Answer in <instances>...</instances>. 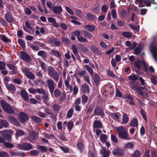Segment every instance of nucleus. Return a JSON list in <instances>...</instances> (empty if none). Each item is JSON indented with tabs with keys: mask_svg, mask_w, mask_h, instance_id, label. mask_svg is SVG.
Segmentation results:
<instances>
[{
	"mask_svg": "<svg viewBox=\"0 0 157 157\" xmlns=\"http://www.w3.org/2000/svg\"><path fill=\"white\" fill-rule=\"evenodd\" d=\"M125 98L127 103L132 105H134L135 102L134 99L132 97L131 95L129 94L125 95Z\"/></svg>",
	"mask_w": 157,
	"mask_h": 157,
	"instance_id": "8",
	"label": "nucleus"
},
{
	"mask_svg": "<svg viewBox=\"0 0 157 157\" xmlns=\"http://www.w3.org/2000/svg\"><path fill=\"white\" fill-rule=\"evenodd\" d=\"M30 154L32 156H37L39 154V151L36 150H33L30 152Z\"/></svg>",
	"mask_w": 157,
	"mask_h": 157,
	"instance_id": "39",
	"label": "nucleus"
},
{
	"mask_svg": "<svg viewBox=\"0 0 157 157\" xmlns=\"http://www.w3.org/2000/svg\"><path fill=\"white\" fill-rule=\"evenodd\" d=\"M10 153L12 156H20L23 157H25V156L24 153L22 152L11 151Z\"/></svg>",
	"mask_w": 157,
	"mask_h": 157,
	"instance_id": "20",
	"label": "nucleus"
},
{
	"mask_svg": "<svg viewBox=\"0 0 157 157\" xmlns=\"http://www.w3.org/2000/svg\"><path fill=\"white\" fill-rule=\"evenodd\" d=\"M1 103L2 109L5 112L10 114L14 113L13 108L6 101L3 100H2L1 101Z\"/></svg>",
	"mask_w": 157,
	"mask_h": 157,
	"instance_id": "2",
	"label": "nucleus"
},
{
	"mask_svg": "<svg viewBox=\"0 0 157 157\" xmlns=\"http://www.w3.org/2000/svg\"><path fill=\"white\" fill-rule=\"evenodd\" d=\"M17 146L19 149L23 150L29 151L32 149V145L28 143L18 144Z\"/></svg>",
	"mask_w": 157,
	"mask_h": 157,
	"instance_id": "4",
	"label": "nucleus"
},
{
	"mask_svg": "<svg viewBox=\"0 0 157 157\" xmlns=\"http://www.w3.org/2000/svg\"><path fill=\"white\" fill-rule=\"evenodd\" d=\"M75 14L78 16L82 17L83 16L82 13V11L78 9H76L75 11Z\"/></svg>",
	"mask_w": 157,
	"mask_h": 157,
	"instance_id": "54",
	"label": "nucleus"
},
{
	"mask_svg": "<svg viewBox=\"0 0 157 157\" xmlns=\"http://www.w3.org/2000/svg\"><path fill=\"white\" fill-rule=\"evenodd\" d=\"M21 95L23 99L25 101L29 100V98L28 93L25 90H22L21 91Z\"/></svg>",
	"mask_w": 157,
	"mask_h": 157,
	"instance_id": "10",
	"label": "nucleus"
},
{
	"mask_svg": "<svg viewBox=\"0 0 157 157\" xmlns=\"http://www.w3.org/2000/svg\"><path fill=\"white\" fill-rule=\"evenodd\" d=\"M0 157H9V155L6 152H0Z\"/></svg>",
	"mask_w": 157,
	"mask_h": 157,
	"instance_id": "59",
	"label": "nucleus"
},
{
	"mask_svg": "<svg viewBox=\"0 0 157 157\" xmlns=\"http://www.w3.org/2000/svg\"><path fill=\"white\" fill-rule=\"evenodd\" d=\"M36 135V133L35 132L32 131L30 132L29 138L31 142L34 141L35 140Z\"/></svg>",
	"mask_w": 157,
	"mask_h": 157,
	"instance_id": "14",
	"label": "nucleus"
},
{
	"mask_svg": "<svg viewBox=\"0 0 157 157\" xmlns=\"http://www.w3.org/2000/svg\"><path fill=\"white\" fill-rule=\"evenodd\" d=\"M5 84L7 88L9 90L14 91L16 90V88L13 84H8L7 82H5Z\"/></svg>",
	"mask_w": 157,
	"mask_h": 157,
	"instance_id": "13",
	"label": "nucleus"
},
{
	"mask_svg": "<svg viewBox=\"0 0 157 157\" xmlns=\"http://www.w3.org/2000/svg\"><path fill=\"white\" fill-rule=\"evenodd\" d=\"M54 69L52 67H50L48 69V75L51 77L53 75V74L55 73L54 72Z\"/></svg>",
	"mask_w": 157,
	"mask_h": 157,
	"instance_id": "28",
	"label": "nucleus"
},
{
	"mask_svg": "<svg viewBox=\"0 0 157 157\" xmlns=\"http://www.w3.org/2000/svg\"><path fill=\"white\" fill-rule=\"evenodd\" d=\"M122 35L127 38H130L132 36V35L130 33L128 32H124L122 33Z\"/></svg>",
	"mask_w": 157,
	"mask_h": 157,
	"instance_id": "48",
	"label": "nucleus"
},
{
	"mask_svg": "<svg viewBox=\"0 0 157 157\" xmlns=\"http://www.w3.org/2000/svg\"><path fill=\"white\" fill-rule=\"evenodd\" d=\"M83 35L85 37L88 38L90 39L92 37V34L86 31L83 30L82 31Z\"/></svg>",
	"mask_w": 157,
	"mask_h": 157,
	"instance_id": "30",
	"label": "nucleus"
},
{
	"mask_svg": "<svg viewBox=\"0 0 157 157\" xmlns=\"http://www.w3.org/2000/svg\"><path fill=\"white\" fill-rule=\"evenodd\" d=\"M83 80L86 81L89 84L91 85V83L90 80V76L88 75H85L83 77Z\"/></svg>",
	"mask_w": 157,
	"mask_h": 157,
	"instance_id": "43",
	"label": "nucleus"
},
{
	"mask_svg": "<svg viewBox=\"0 0 157 157\" xmlns=\"http://www.w3.org/2000/svg\"><path fill=\"white\" fill-rule=\"evenodd\" d=\"M47 83L51 93L53 94L55 88L54 86L55 83L54 81L52 79H49L47 81Z\"/></svg>",
	"mask_w": 157,
	"mask_h": 157,
	"instance_id": "5",
	"label": "nucleus"
},
{
	"mask_svg": "<svg viewBox=\"0 0 157 157\" xmlns=\"http://www.w3.org/2000/svg\"><path fill=\"white\" fill-rule=\"evenodd\" d=\"M20 57L22 59L26 61H29L30 59V56L24 52L20 53Z\"/></svg>",
	"mask_w": 157,
	"mask_h": 157,
	"instance_id": "11",
	"label": "nucleus"
},
{
	"mask_svg": "<svg viewBox=\"0 0 157 157\" xmlns=\"http://www.w3.org/2000/svg\"><path fill=\"white\" fill-rule=\"evenodd\" d=\"M132 89L136 90L139 88V84L136 82H130Z\"/></svg>",
	"mask_w": 157,
	"mask_h": 157,
	"instance_id": "21",
	"label": "nucleus"
},
{
	"mask_svg": "<svg viewBox=\"0 0 157 157\" xmlns=\"http://www.w3.org/2000/svg\"><path fill=\"white\" fill-rule=\"evenodd\" d=\"M84 29L88 31L92 32L94 30L95 28L92 25H88L84 27Z\"/></svg>",
	"mask_w": 157,
	"mask_h": 157,
	"instance_id": "22",
	"label": "nucleus"
},
{
	"mask_svg": "<svg viewBox=\"0 0 157 157\" xmlns=\"http://www.w3.org/2000/svg\"><path fill=\"white\" fill-rule=\"evenodd\" d=\"M0 133H3L2 134L5 140L10 142L12 140L11 135L13 133V132L9 130H6L1 132Z\"/></svg>",
	"mask_w": 157,
	"mask_h": 157,
	"instance_id": "3",
	"label": "nucleus"
},
{
	"mask_svg": "<svg viewBox=\"0 0 157 157\" xmlns=\"http://www.w3.org/2000/svg\"><path fill=\"white\" fill-rule=\"evenodd\" d=\"M29 116L23 112H21L19 114V120L21 122H24L29 119Z\"/></svg>",
	"mask_w": 157,
	"mask_h": 157,
	"instance_id": "6",
	"label": "nucleus"
},
{
	"mask_svg": "<svg viewBox=\"0 0 157 157\" xmlns=\"http://www.w3.org/2000/svg\"><path fill=\"white\" fill-rule=\"evenodd\" d=\"M79 49L81 52H86L87 51V48L82 44L79 46Z\"/></svg>",
	"mask_w": 157,
	"mask_h": 157,
	"instance_id": "40",
	"label": "nucleus"
},
{
	"mask_svg": "<svg viewBox=\"0 0 157 157\" xmlns=\"http://www.w3.org/2000/svg\"><path fill=\"white\" fill-rule=\"evenodd\" d=\"M140 152L139 150H136L132 155V157H139L140 156Z\"/></svg>",
	"mask_w": 157,
	"mask_h": 157,
	"instance_id": "60",
	"label": "nucleus"
},
{
	"mask_svg": "<svg viewBox=\"0 0 157 157\" xmlns=\"http://www.w3.org/2000/svg\"><path fill=\"white\" fill-rule=\"evenodd\" d=\"M111 117L115 120H118L121 116V114L119 113H112Z\"/></svg>",
	"mask_w": 157,
	"mask_h": 157,
	"instance_id": "23",
	"label": "nucleus"
},
{
	"mask_svg": "<svg viewBox=\"0 0 157 157\" xmlns=\"http://www.w3.org/2000/svg\"><path fill=\"white\" fill-rule=\"evenodd\" d=\"M86 71L85 70L78 71L77 72V75L80 77L85 76L86 74Z\"/></svg>",
	"mask_w": 157,
	"mask_h": 157,
	"instance_id": "33",
	"label": "nucleus"
},
{
	"mask_svg": "<svg viewBox=\"0 0 157 157\" xmlns=\"http://www.w3.org/2000/svg\"><path fill=\"white\" fill-rule=\"evenodd\" d=\"M31 118L33 121L36 122H40L41 121V119L36 116H33L31 117Z\"/></svg>",
	"mask_w": 157,
	"mask_h": 157,
	"instance_id": "37",
	"label": "nucleus"
},
{
	"mask_svg": "<svg viewBox=\"0 0 157 157\" xmlns=\"http://www.w3.org/2000/svg\"><path fill=\"white\" fill-rule=\"evenodd\" d=\"M90 50L93 52L96 53L99 55H101L102 53L98 48L94 46H92L90 47Z\"/></svg>",
	"mask_w": 157,
	"mask_h": 157,
	"instance_id": "15",
	"label": "nucleus"
},
{
	"mask_svg": "<svg viewBox=\"0 0 157 157\" xmlns=\"http://www.w3.org/2000/svg\"><path fill=\"white\" fill-rule=\"evenodd\" d=\"M101 124L99 121H95L94 123V126L95 128H100L101 127Z\"/></svg>",
	"mask_w": 157,
	"mask_h": 157,
	"instance_id": "29",
	"label": "nucleus"
},
{
	"mask_svg": "<svg viewBox=\"0 0 157 157\" xmlns=\"http://www.w3.org/2000/svg\"><path fill=\"white\" fill-rule=\"evenodd\" d=\"M133 146V144L132 143H128L125 144L124 146V147L126 149H130L132 148Z\"/></svg>",
	"mask_w": 157,
	"mask_h": 157,
	"instance_id": "44",
	"label": "nucleus"
},
{
	"mask_svg": "<svg viewBox=\"0 0 157 157\" xmlns=\"http://www.w3.org/2000/svg\"><path fill=\"white\" fill-rule=\"evenodd\" d=\"M24 134V132L22 130H17L15 134V136L16 137L20 136L23 135Z\"/></svg>",
	"mask_w": 157,
	"mask_h": 157,
	"instance_id": "42",
	"label": "nucleus"
},
{
	"mask_svg": "<svg viewBox=\"0 0 157 157\" xmlns=\"http://www.w3.org/2000/svg\"><path fill=\"white\" fill-rule=\"evenodd\" d=\"M128 79L130 80L135 81L138 79V77L134 75H132L128 76Z\"/></svg>",
	"mask_w": 157,
	"mask_h": 157,
	"instance_id": "47",
	"label": "nucleus"
},
{
	"mask_svg": "<svg viewBox=\"0 0 157 157\" xmlns=\"http://www.w3.org/2000/svg\"><path fill=\"white\" fill-rule=\"evenodd\" d=\"M45 90L43 89L37 88L36 89V93L37 92L39 94H43L45 93Z\"/></svg>",
	"mask_w": 157,
	"mask_h": 157,
	"instance_id": "63",
	"label": "nucleus"
},
{
	"mask_svg": "<svg viewBox=\"0 0 157 157\" xmlns=\"http://www.w3.org/2000/svg\"><path fill=\"white\" fill-rule=\"evenodd\" d=\"M27 76L30 79H33L35 78L34 75L31 72L27 71L26 73Z\"/></svg>",
	"mask_w": 157,
	"mask_h": 157,
	"instance_id": "34",
	"label": "nucleus"
},
{
	"mask_svg": "<svg viewBox=\"0 0 157 157\" xmlns=\"http://www.w3.org/2000/svg\"><path fill=\"white\" fill-rule=\"evenodd\" d=\"M37 55L39 56H42L44 58H45L47 56L45 52L43 51H40L38 52L37 53Z\"/></svg>",
	"mask_w": 157,
	"mask_h": 157,
	"instance_id": "45",
	"label": "nucleus"
},
{
	"mask_svg": "<svg viewBox=\"0 0 157 157\" xmlns=\"http://www.w3.org/2000/svg\"><path fill=\"white\" fill-rule=\"evenodd\" d=\"M94 113L98 115L103 116V112L102 109L100 107H97L96 109L94 112Z\"/></svg>",
	"mask_w": 157,
	"mask_h": 157,
	"instance_id": "16",
	"label": "nucleus"
},
{
	"mask_svg": "<svg viewBox=\"0 0 157 157\" xmlns=\"http://www.w3.org/2000/svg\"><path fill=\"white\" fill-rule=\"evenodd\" d=\"M80 42L85 43L87 42V40L82 36H80L77 39Z\"/></svg>",
	"mask_w": 157,
	"mask_h": 157,
	"instance_id": "41",
	"label": "nucleus"
},
{
	"mask_svg": "<svg viewBox=\"0 0 157 157\" xmlns=\"http://www.w3.org/2000/svg\"><path fill=\"white\" fill-rule=\"evenodd\" d=\"M0 122L2 123L3 127H7L9 125L8 122L5 120H2Z\"/></svg>",
	"mask_w": 157,
	"mask_h": 157,
	"instance_id": "56",
	"label": "nucleus"
},
{
	"mask_svg": "<svg viewBox=\"0 0 157 157\" xmlns=\"http://www.w3.org/2000/svg\"><path fill=\"white\" fill-rule=\"evenodd\" d=\"M81 90L85 93H88L89 92V87L86 85H83L82 86Z\"/></svg>",
	"mask_w": 157,
	"mask_h": 157,
	"instance_id": "36",
	"label": "nucleus"
},
{
	"mask_svg": "<svg viewBox=\"0 0 157 157\" xmlns=\"http://www.w3.org/2000/svg\"><path fill=\"white\" fill-rule=\"evenodd\" d=\"M3 145L7 148H11L14 147V144L8 142H5L3 143Z\"/></svg>",
	"mask_w": 157,
	"mask_h": 157,
	"instance_id": "38",
	"label": "nucleus"
},
{
	"mask_svg": "<svg viewBox=\"0 0 157 157\" xmlns=\"http://www.w3.org/2000/svg\"><path fill=\"white\" fill-rule=\"evenodd\" d=\"M116 130L118 133V136L120 138L124 140L130 139L128 132L123 126L117 127Z\"/></svg>",
	"mask_w": 157,
	"mask_h": 157,
	"instance_id": "1",
	"label": "nucleus"
},
{
	"mask_svg": "<svg viewBox=\"0 0 157 157\" xmlns=\"http://www.w3.org/2000/svg\"><path fill=\"white\" fill-rule=\"evenodd\" d=\"M53 108L54 111H58L60 109V107L59 105L55 104L53 105Z\"/></svg>",
	"mask_w": 157,
	"mask_h": 157,
	"instance_id": "64",
	"label": "nucleus"
},
{
	"mask_svg": "<svg viewBox=\"0 0 157 157\" xmlns=\"http://www.w3.org/2000/svg\"><path fill=\"white\" fill-rule=\"evenodd\" d=\"M74 109H70L68 111L67 117H71L73 113Z\"/></svg>",
	"mask_w": 157,
	"mask_h": 157,
	"instance_id": "57",
	"label": "nucleus"
},
{
	"mask_svg": "<svg viewBox=\"0 0 157 157\" xmlns=\"http://www.w3.org/2000/svg\"><path fill=\"white\" fill-rule=\"evenodd\" d=\"M138 121L136 119H133L130 122V126L137 127L138 126Z\"/></svg>",
	"mask_w": 157,
	"mask_h": 157,
	"instance_id": "25",
	"label": "nucleus"
},
{
	"mask_svg": "<svg viewBox=\"0 0 157 157\" xmlns=\"http://www.w3.org/2000/svg\"><path fill=\"white\" fill-rule=\"evenodd\" d=\"M134 65L135 67H136L138 69H140L141 67V62L139 59L135 61L134 63Z\"/></svg>",
	"mask_w": 157,
	"mask_h": 157,
	"instance_id": "32",
	"label": "nucleus"
},
{
	"mask_svg": "<svg viewBox=\"0 0 157 157\" xmlns=\"http://www.w3.org/2000/svg\"><path fill=\"white\" fill-rule=\"evenodd\" d=\"M37 149H39L43 152L46 151H47V149L45 147L40 145H38L37 146Z\"/></svg>",
	"mask_w": 157,
	"mask_h": 157,
	"instance_id": "46",
	"label": "nucleus"
},
{
	"mask_svg": "<svg viewBox=\"0 0 157 157\" xmlns=\"http://www.w3.org/2000/svg\"><path fill=\"white\" fill-rule=\"evenodd\" d=\"M52 10L56 14H59L62 11V8L60 6L54 7Z\"/></svg>",
	"mask_w": 157,
	"mask_h": 157,
	"instance_id": "18",
	"label": "nucleus"
},
{
	"mask_svg": "<svg viewBox=\"0 0 157 157\" xmlns=\"http://www.w3.org/2000/svg\"><path fill=\"white\" fill-rule=\"evenodd\" d=\"M129 120V117L126 113H123L122 116V121L121 122L122 124H127Z\"/></svg>",
	"mask_w": 157,
	"mask_h": 157,
	"instance_id": "17",
	"label": "nucleus"
},
{
	"mask_svg": "<svg viewBox=\"0 0 157 157\" xmlns=\"http://www.w3.org/2000/svg\"><path fill=\"white\" fill-rule=\"evenodd\" d=\"M82 103L84 104L86 103L88 101L87 97L85 95H83L82 96Z\"/></svg>",
	"mask_w": 157,
	"mask_h": 157,
	"instance_id": "50",
	"label": "nucleus"
},
{
	"mask_svg": "<svg viewBox=\"0 0 157 157\" xmlns=\"http://www.w3.org/2000/svg\"><path fill=\"white\" fill-rule=\"evenodd\" d=\"M54 95L56 97H59L61 94V92L58 89H56L54 92Z\"/></svg>",
	"mask_w": 157,
	"mask_h": 157,
	"instance_id": "58",
	"label": "nucleus"
},
{
	"mask_svg": "<svg viewBox=\"0 0 157 157\" xmlns=\"http://www.w3.org/2000/svg\"><path fill=\"white\" fill-rule=\"evenodd\" d=\"M86 18L89 21H92L94 19V16L90 13H88L86 15Z\"/></svg>",
	"mask_w": 157,
	"mask_h": 157,
	"instance_id": "35",
	"label": "nucleus"
},
{
	"mask_svg": "<svg viewBox=\"0 0 157 157\" xmlns=\"http://www.w3.org/2000/svg\"><path fill=\"white\" fill-rule=\"evenodd\" d=\"M61 39L62 42L64 43L68 44L70 43V40L67 37H63Z\"/></svg>",
	"mask_w": 157,
	"mask_h": 157,
	"instance_id": "49",
	"label": "nucleus"
},
{
	"mask_svg": "<svg viewBox=\"0 0 157 157\" xmlns=\"http://www.w3.org/2000/svg\"><path fill=\"white\" fill-rule=\"evenodd\" d=\"M5 19L9 22L12 21L13 18L11 15L9 13H7L5 15Z\"/></svg>",
	"mask_w": 157,
	"mask_h": 157,
	"instance_id": "24",
	"label": "nucleus"
},
{
	"mask_svg": "<svg viewBox=\"0 0 157 157\" xmlns=\"http://www.w3.org/2000/svg\"><path fill=\"white\" fill-rule=\"evenodd\" d=\"M1 39L5 42H9V40L5 36L1 35H0Z\"/></svg>",
	"mask_w": 157,
	"mask_h": 157,
	"instance_id": "52",
	"label": "nucleus"
},
{
	"mask_svg": "<svg viewBox=\"0 0 157 157\" xmlns=\"http://www.w3.org/2000/svg\"><path fill=\"white\" fill-rule=\"evenodd\" d=\"M71 49L72 50L73 53L75 55L78 54V51L75 46L74 45H72L71 47Z\"/></svg>",
	"mask_w": 157,
	"mask_h": 157,
	"instance_id": "53",
	"label": "nucleus"
},
{
	"mask_svg": "<svg viewBox=\"0 0 157 157\" xmlns=\"http://www.w3.org/2000/svg\"><path fill=\"white\" fill-rule=\"evenodd\" d=\"M48 21L50 22L53 24V25L56 27L59 26V25L56 21V19L52 17H49L48 19Z\"/></svg>",
	"mask_w": 157,
	"mask_h": 157,
	"instance_id": "19",
	"label": "nucleus"
},
{
	"mask_svg": "<svg viewBox=\"0 0 157 157\" xmlns=\"http://www.w3.org/2000/svg\"><path fill=\"white\" fill-rule=\"evenodd\" d=\"M100 138L101 141H105L107 140V137L104 134H101L100 135Z\"/></svg>",
	"mask_w": 157,
	"mask_h": 157,
	"instance_id": "61",
	"label": "nucleus"
},
{
	"mask_svg": "<svg viewBox=\"0 0 157 157\" xmlns=\"http://www.w3.org/2000/svg\"><path fill=\"white\" fill-rule=\"evenodd\" d=\"M51 52L52 54L54 55L57 57H59L61 56V55L60 52L58 51L52 50V51Z\"/></svg>",
	"mask_w": 157,
	"mask_h": 157,
	"instance_id": "51",
	"label": "nucleus"
},
{
	"mask_svg": "<svg viewBox=\"0 0 157 157\" xmlns=\"http://www.w3.org/2000/svg\"><path fill=\"white\" fill-rule=\"evenodd\" d=\"M85 67L87 71L88 72L90 75L92 76L94 74V71L88 65H85Z\"/></svg>",
	"mask_w": 157,
	"mask_h": 157,
	"instance_id": "27",
	"label": "nucleus"
},
{
	"mask_svg": "<svg viewBox=\"0 0 157 157\" xmlns=\"http://www.w3.org/2000/svg\"><path fill=\"white\" fill-rule=\"evenodd\" d=\"M71 81V78L70 77H68L67 79L65 81V86L67 87H69V82Z\"/></svg>",
	"mask_w": 157,
	"mask_h": 157,
	"instance_id": "55",
	"label": "nucleus"
},
{
	"mask_svg": "<svg viewBox=\"0 0 157 157\" xmlns=\"http://www.w3.org/2000/svg\"><path fill=\"white\" fill-rule=\"evenodd\" d=\"M25 25L28 28L30 29L31 30L32 33H34L35 31V29L33 28L32 27L31 25L29 22L28 21L26 22L25 23Z\"/></svg>",
	"mask_w": 157,
	"mask_h": 157,
	"instance_id": "31",
	"label": "nucleus"
},
{
	"mask_svg": "<svg viewBox=\"0 0 157 157\" xmlns=\"http://www.w3.org/2000/svg\"><path fill=\"white\" fill-rule=\"evenodd\" d=\"M49 42L51 43L55 44L56 46H59L60 45V42L56 38H52L49 40Z\"/></svg>",
	"mask_w": 157,
	"mask_h": 157,
	"instance_id": "12",
	"label": "nucleus"
},
{
	"mask_svg": "<svg viewBox=\"0 0 157 157\" xmlns=\"http://www.w3.org/2000/svg\"><path fill=\"white\" fill-rule=\"evenodd\" d=\"M101 153L102 155H103L104 157H108L109 156V152L107 151L104 148H102L101 151Z\"/></svg>",
	"mask_w": 157,
	"mask_h": 157,
	"instance_id": "26",
	"label": "nucleus"
},
{
	"mask_svg": "<svg viewBox=\"0 0 157 157\" xmlns=\"http://www.w3.org/2000/svg\"><path fill=\"white\" fill-rule=\"evenodd\" d=\"M72 34L74 36H76L78 39V38L80 36L81 33L79 31L77 30L74 32Z\"/></svg>",
	"mask_w": 157,
	"mask_h": 157,
	"instance_id": "62",
	"label": "nucleus"
},
{
	"mask_svg": "<svg viewBox=\"0 0 157 157\" xmlns=\"http://www.w3.org/2000/svg\"><path fill=\"white\" fill-rule=\"evenodd\" d=\"M91 76L93 78L94 84L96 85L98 84L100 79V76L97 74L95 73Z\"/></svg>",
	"mask_w": 157,
	"mask_h": 157,
	"instance_id": "9",
	"label": "nucleus"
},
{
	"mask_svg": "<svg viewBox=\"0 0 157 157\" xmlns=\"http://www.w3.org/2000/svg\"><path fill=\"white\" fill-rule=\"evenodd\" d=\"M112 153L114 155L117 156H122L124 154L123 150L118 148L113 149L112 151Z\"/></svg>",
	"mask_w": 157,
	"mask_h": 157,
	"instance_id": "7",
	"label": "nucleus"
}]
</instances>
